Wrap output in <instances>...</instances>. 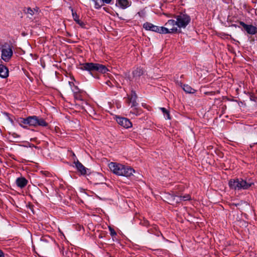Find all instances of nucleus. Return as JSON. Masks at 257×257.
<instances>
[{"label":"nucleus","mask_w":257,"mask_h":257,"mask_svg":"<svg viewBox=\"0 0 257 257\" xmlns=\"http://www.w3.org/2000/svg\"><path fill=\"white\" fill-rule=\"evenodd\" d=\"M111 171L118 176L130 177L135 173L133 168L120 164L111 162L108 165Z\"/></svg>","instance_id":"nucleus-1"},{"label":"nucleus","mask_w":257,"mask_h":257,"mask_svg":"<svg viewBox=\"0 0 257 257\" xmlns=\"http://www.w3.org/2000/svg\"><path fill=\"white\" fill-rule=\"evenodd\" d=\"M253 184V182H247L241 178L231 179L228 182L229 187L234 190L247 189Z\"/></svg>","instance_id":"nucleus-2"},{"label":"nucleus","mask_w":257,"mask_h":257,"mask_svg":"<svg viewBox=\"0 0 257 257\" xmlns=\"http://www.w3.org/2000/svg\"><path fill=\"white\" fill-rule=\"evenodd\" d=\"M80 69L88 71H96L101 73H105L108 70L104 66L98 63H85L81 64Z\"/></svg>","instance_id":"nucleus-3"},{"label":"nucleus","mask_w":257,"mask_h":257,"mask_svg":"<svg viewBox=\"0 0 257 257\" xmlns=\"http://www.w3.org/2000/svg\"><path fill=\"white\" fill-rule=\"evenodd\" d=\"M22 122L24 124H27L30 126H46L48 123L42 118H39L36 116H29L26 118L23 119Z\"/></svg>","instance_id":"nucleus-4"},{"label":"nucleus","mask_w":257,"mask_h":257,"mask_svg":"<svg viewBox=\"0 0 257 257\" xmlns=\"http://www.w3.org/2000/svg\"><path fill=\"white\" fill-rule=\"evenodd\" d=\"M12 46L8 44H4L1 48L2 52V59L5 62H8L11 59L13 51L12 50Z\"/></svg>","instance_id":"nucleus-5"},{"label":"nucleus","mask_w":257,"mask_h":257,"mask_svg":"<svg viewBox=\"0 0 257 257\" xmlns=\"http://www.w3.org/2000/svg\"><path fill=\"white\" fill-rule=\"evenodd\" d=\"M165 27H162L163 29L165 30H162V34L174 33L178 32V27L177 22L174 20H169L165 24Z\"/></svg>","instance_id":"nucleus-6"},{"label":"nucleus","mask_w":257,"mask_h":257,"mask_svg":"<svg viewBox=\"0 0 257 257\" xmlns=\"http://www.w3.org/2000/svg\"><path fill=\"white\" fill-rule=\"evenodd\" d=\"M174 18L177 20V27L179 28H185L190 21V17L184 14H180L179 15L174 16Z\"/></svg>","instance_id":"nucleus-7"},{"label":"nucleus","mask_w":257,"mask_h":257,"mask_svg":"<svg viewBox=\"0 0 257 257\" xmlns=\"http://www.w3.org/2000/svg\"><path fill=\"white\" fill-rule=\"evenodd\" d=\"M191 199V197L189 194H187L184 196H177L172 195L170 197V204L175 205L178 203H180L182 200L187 201Z\"/></svg>","instance_id":"nucleus-8"},{"label":"nucleus","mask_w":257,"mask_h":257,"mask_svg":"<svg viewBox=\"0 0 257 257\" xmlns=\"http://www.w3.org/2000/svg\"><path fill=\"white\" fill-rule=\"evenodd\" d=\"M137 95L134 91H132L130 94L127 95L126 99L127 103L131 105V107H136L138 103L137 102Z\"/></svg>","instance_id":"nucleus-9"},{"label":"nucleus","mask_w":257,"mask_h":257,"mask_svg":"<svg viewBox=\"0 0 257 257\" xmlns=\"http://www.w3.org/2000/svg\"><path fill=\"white\" fill-rule=\"evenodd\" d=\"M143 27L147 31H152L155 32L162 34V30H165V29H163L162 27H159L153 25L152 23L146 22L144 24Z\"/></svg>","instance_id":"nucleus-10"},{"label":"nucleus","mask_w":257,"mask_h":257,"mask_svg":"<svg viewBox=\"0 0 257 257\" xmlns=\"http://www.w3.org/2000/svg\"><path fill=\"white\" fill-rule=\"evenodd\" d=\"M239 24L243 27L247 34L254 35L257 33V26H253L251 25H247L243 22H239Z\"/></svg>","instance_id":"nucleus-11"},{"label":"nucleus","mask_w":257,"mask_h":257,"mask_svg":"<svg viewBox=\"0 0 257 257\" xmlns=\"http://www.w3.org/2000/svg\"><path fill=\"white\" fill-rule=\"evenodd\" d=\"M116 121L120 125L126 128H130L132 126V122L126 118L117 117Z\"/></svg>","instance_id":"nucleus-12"},{"label":"nucleus","mask_w":257,"mask_h":257,"mask_svg":"<svg viewBox=\"0 0 257 257\" xmlns=\"http://www.w3.org/2000/svg\"><path fill=\"white\" fill-rule=\"evenodd\" d=\"M75 166L77 168L78 171H79L81 174L85 175L87 173V168H86L80 162L77 161L74 162Z\"/></svg>","instance_id":"nucleus-13"},{"label":"nucleus","mask_w":257,"mask_h":257,"mask_svg":"<svg viewBox=\"0 0 257 257\" xmlns=\"http://www.w3.org/2000/svg\"><path fill=\"white\" fill-rule=\"evenodd\" d=\"M8 76V69L5 65L0 64V77L2 78H6Z\"/></svg>","instance_id":"nucleus-14"},{"label":"nucleus","mask_w":257,"mask_h":257,"mask_svg":"<svg viewBox=\"0 0 257 257\" xmlns=\"http://www.w3.org/2000/svg\"><path fill=\"white\" fill-rule=\"evenodd\" d=\"M16 182L18 187L22 188L26 186L28 181L24 177H20L17 179Z\"/></svg>","instance_id":"nucleus-15"},{"label":"nucleus","mask_w":257,"mask_h":257,"mask_svg":"<svg viewBox=\"0 0 257 257\" xmlns=\"http://www.w3.org/2000/svg\"><path fill=\"white\" fill-rule=\"evenodd\" d=\"M72 16L74 20L82 28L85 27V24L84 22L81 21L79 19V16L77 15L76 13H74L72 10Z\"/></svg>","instance_id":"nucleus-16"},{"label":"nucleus","mask_w":257,"mask_h":257,"mask_svg":"<svg viewBox=\"0 0 257 257\" xmlns=\"http://www.w3.org/2000/svg\"><path fill=\"white\" fill-rule=\"evenodd\" d=\"M117 3L123 9L128 8L131 5V4L127 0H117Z\"/></svg>","instance_id":"nucleus-17"},{"label":"nucleus","mask_w":257,"mask_h":257,"mask_svg":"<svg viewBox=\"0 0 257 257\" xmlns=\"http://www.w3.org/2000/svg\"><path fill=\"white\" fill-rule=\"evenodd\" d=\"M183 89L188 93H194L196 92V90L192 88L190 86L187 84H184L182 86Z\"/></svg>","instance_id":"nucleus-18"},{"label":"nucleus","mask_w":257,"mask_h":257,"mask_svg":"<svg viewBox=\"0 0 257 257\" xmlns=\"http://www.w3.org/2000/svg\"><path fill=\"white\" fill-rule=\"evenodd\" d=\"M144 71L141 68H137L135 70H134L133 72V74L134 77H140L143 74Z\"/></svg>","instance_id":"nucleus-19"},{"label":"nucleus","mask_w":257,"mask_h":257,"mask_svg":"<svg viewBox=\"0 0 257 257\" xmlns=\"http://www.w3.org/2000/svg\"><path fill=\"white\" fill-rule=\"evenodd\" d=\"M36 11L35 10H32L30 8L27 9L26 11V14L28 15V17L29 18H32V16L35 14Z\"/></svg>","instance_id":"nucleus-20"},{"label":"nucleus","mask_w":257,"mask_h":257,"mask_svg":"<svg viewBox=\"0 0 257 257\" xmlns=\"http://www.w3.org/2000/svg\"><path fill=\"white\" fill-rule=\"evenodd\" d=\"M47 242L44 239H41L38 243V245L42 248H45L47 246Z\"/></svg>","instance_id":"nucleus-21"},{"label":"nucleus","mask_w":257,"mask_h":257,"mask_svg":"<svg viewBox=\"0 0 257 257\" xmlns=\"http://www.w3.org/2000/svg\"><path fill=\"white\" fill-rule=\"evenodd\" d=\"M95 3V7L96 9L100 8L102 6V3L101 0H92Z\"/></svg>","instance_id":"nucleus-22"},{"label":"nucleus","mask_w":257,"mask_h":257,"mask_svg":"<svg viewBox=\"0 0 257 257\" xmlns=\"http://www.w3.org/2000/svg\"><path fill=\"white\" fill-rule=\"evenodd\" d=\"M130 113L136 115H139L141 113V111L140 110H139L138 108H135L130 111Z\"/></svg>","instance_id":"nucleus-23"},{"label":"nucleus","mask_w":257,"mask_h":257,"mask_svg":"<svg viewBox=\"0 0 257 257\" xmlns=\"http://www.w3.org/2000/svg\"><path fill=\"white\" fill-rule=\"evenodd\" d=\"M161 109L162 110V112L164 113V114H166L167 118L168 119H170L169 111L165 108L164 107L161 108Z\"/></svg>","instance_id":"nucleus-24"},{"label":"nucleus","mask_w":257,"mask_h":257,"mask_svg":"<svg viewBox=\"0 0 257 257\" xmlns=\"http://www.w3.org/2000/svg\"><path fill=\"white\" fill-rule=\"evenodd\" d=\"M109 230L110 231V234L112 236L116 235V232L110 226H109Z\"/></svg>","instance_id":"nucleus-25"},{"label":"nucleus","mask_w":257,"mask_h":257,"mask_svg":"<svg viewBox=\"0 0 257 257\" xmlns=\"http://www.w3.org/2000/svg\"><path fill=\"white\" fill-rule=\"evenodd\" d=\"M102 3V4L105 3L106 4H109L110 3L111 0H101Z\"/></svg>","instance_id":"nucleus-26"},{"label":"nucleus","mask_w":257,"mask_h":257,"mask_svg":"<svg viewBox=\"0 0 257 257\" xmlns=\"http://www.w3.org/2000/svg\"><path fill=\"white\" fill-rule=\"evenodd\" d=\"M106 84L109 86V87H111V86H112V83L109 80H108L106 82Z\"/></svg>","instance_id":"nucleus-27"},{"label":"nucleus","mask_w":257,"mask_h":257,"mask_svg":"<svg viewBox=\"0 0 257 257\" xmlns=\"http://www.w3.org/2000/svg\"><path fill=\"white\" fill-rule=\"evenodd\" d=\"M0 257H5L3 252L0 249Z\"/></svg>","instance_id":"nucleus-28"},{"label":"nucleus","mask_w":257,"mask_h":257,"mask_svg":"<svg viewBox=\"0 0 257 257\" xmlns=\"http://www.w3.org/2000/svg\"><path fill=\"white\" fill-rule=\"evenodd\" d=\"M138 14L140 16H141V14L140 12H139L138 13Z\"/></svg>","instance_id":"nucleus-29"}]
</instances>
